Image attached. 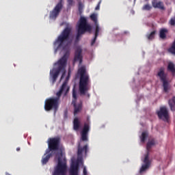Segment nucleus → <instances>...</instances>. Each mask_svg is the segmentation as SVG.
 Returning <instances> with one entry per match:
<instances>
[{
    "instance_id": "f257e3e1",
    "label": "nucleus",
    "mask_w": 175,
    "mask_h": 175,
    "mask_svg": "<svg viewBox=\"0 0 175 175\" xmlns=\"http://www.w3.org/2000/svg\"><path fill=\"white\" fill-rule=\"evenodd\" d=\"M70 87L68 86V82L64 81L59 91L56 93V97H51L47 98L44 103V110L46 111H51V110H54L57 111L58 107H59V99L62 93H64V97L68 95Z\"/></svg>"
},
{
    "instance_id": "f03ea898",
    "label": "nucleus",
    "mask_w": 175,
    "mask_h": 175,
    "mask_svg": "<svg viewBox=\"0 0 175 175\" xmlns=\"http://www.w3.org/2000/svg\"><path fill=\"white\" fill-rule=\"evenodd\" d=\"M78 73L80 76L79 83V91L81 95H86L90 98V94L88 93L91 90V79L90 75L85 70V67L82 66L78 70Z\"/></svg>"
},
{
    "instance_id": "7ed1b4c3",
    "label": "nucleus",
    "mask_w": 175,
    "mask_h": 175,
    "mask_svg": "<svg viewBox=\"0 0 175 175\" xmlns=\"http://www.w3.org/2000/svg\"><path fill=\"white\" fill-rule=\"evenodd\" d=\"M72 32V27H66L62 33L58 36L57 39L54 42L55 46H57L55 53H57V50H62L65 51L66 54L69 53V45L66 44V42L70 39V33Z\"/></svg>"
},
{
    "instance_id": "20e7f679",
    "label": "nucleus",
    "mask_w": 175,
    "mask_h": 175,
    "mask_svg": "<svg viewBox=\"0 0 175 175\" xmlns=\"http://www.w3.org/2000/svg\"><path fill=\"white\" fill-rule=\"evenodd\" d=\"M55 159L57 160V165L54 168L52 175H66L68 165H66V159L64 158L62 153L57 152Z\"/></svg>"
},
{
    "instance_id": "39448f33",
    "label": "nucleus",
    "mask_w": 175,
    "mask_h": 175,
    "mask_svg": "<svg viewBox=\"0 0 175 175\" xmlns=\"http://www.w3.org/2000/svg\"><path fill=\"white\" fill-rule=\"evenodd\" d=\"M67 62H68V57H66V54H65L57 62V65H58L57 68H53L52 71L51 70L50 76L53 80V83L57 81V79H58L59 72L65 70V68L66 67Z\"/></svg>"
},
{
    "instance_id": "423d86ee",
    "label": "nucleus",
    "mask_w": 175,
    "mask_h": 175,
    "mask_svg": "<svg viewBox=\"0 0 175 175\" xmlns=\"http://www.w3.org/2000/svg\"><path fill=\"white\" fill-rule=\"evenodd\" d=\"M85 32L91 33V32H92V26L87 22V18L85 17H81L79 24L78 25L76 42H79V40H80V36H81V35H84Z\"/></svg>"
},
{
    "instance_id": "0eeeda50",
    "label": "nucleus",
    "mask_w": 175,
    "mask_h": 175,
    "mask_svg": "<svg viewBox=\"0 0 175 175\" xmlns=\"http://www.w3.org/2000/svg\"><path fill=\"white\" fill-rule=\"evenodd\" d=\"M59 137L49 138L48 140V149H46V154L49 152L53 153L54 151L59 150Z\"/></svg>"
},
{
    "instance_id": "6e6552de",
    "label": "nucleus",
    "mask_w": 175,
    "mask_h": 175,
    "mask_svg": "<svg viewBox=\"0 0 175 175\" xmlns=\"http://www.w3.org/2000/svg\"><path fill=\"white\" fill-rule=\"evenodd\" d=\"M157 76L163 83L164 92H168L170 87L167 81V74L165 73V68L161 67L159 68Z\"/></svg>"
},
{
    "instance_id": "1a4fd4ad",
    "label": "nucleus",
    "mask_w": 175,
    "mask_h": 175,
    "mask_svg": "<svg viewBox=\"0 0 175 175\" xmlns=\"http://www.w3.org/2000/svg\"><path fill=\"white\" fill-rule=\"evenodd\" d=\"M90 129H91V126L90 121L85 122L83 124V127L81 131V140L82 142H88V133L90 132Z\"/></svg>"
},
{
    "instance_id": "9d476101",
    "label": "nucleus",
    "mask_w": 175,
    "mask_h": 175,
    "mask_svg": "<svg viewBox=\"0 0 175 175\" xmlns=\"http://www.w3.org/2000/svg\"><path fill=\"white\" fill-rule=\"evenodd\" d=\"M157 114L159 120H163V121L169 120V111H167V108H166V107H160L159 111H157Z\"/></svg>"
},
{
    "instance_id": "9b49d317",
    "label": "nucleus",
    "mask_w": 175,
    "mask_h": 175,
    "mask_svg": "<svg viewBox=\"0 0 175 175\" xmlns=\"http://www.w3.org/2000/svg\"><path fill=\"white\" fill-rule=\"evenodd\" d=\"M62 0H61L55 7V8L51 12L50 18L55 20L58 16H59V13H61V10H62Z\"/></svg>"
},
{
    "instance_id": "f8f14e48",
    "label": "nucleus",
    "mask_w": 175,
    "mask_h": 175,
    "mask_svg": "<svg viewBox=\"0 0 175 175\" xmlns=\"http://www.w3.org/2000/svg\"><path fill=\"white\" fill-rule=\"evenodd\" d=\"M83 49L81 46H78L76 47L75 56H74V62H79V65L83 64Z\"/></svg>"
},
{
    "instance_id": "ddd939ff",
    "label": "nucleus",
    "mask_w": 175,
    "mask_h": 175,
    "mask_svg": "<svg viewBox=\"0 0 175 175\" xmlns=\"http://www.w3.org/2000/svg\"><path fill=\"white\" fill-rule=\"evenodd\" d=\"M148 157H149L148 154L145 155V158L144 159V163L145 164H144L142 166L139 170L140 173H143V172H146V170H147V169L150 167V165H151V161H150V159L148 158Z\"/></svg>"
},
{
    "instance_id": "4468645a",
    "label": "nucleus",
    "mask_w": 175,
    "mask_h": 175,
    "mask_svg": "<svg viewBox=\"0 0 175 175\" xmlns=\"http://www.w3.org/2000/svg\"><path fill=\"white\" fill-rule=\"evenodd\" d=\"M83 152H85V155H87V153L88 152V145L86 144L83 147H81V144L79 143L78 145V157H81Z\"/></svg>"
},
{
    "instance_id": "2eb2a0df",
    "label": "nucleus",
    "mask_w": 175,
    "mask_h": 175,
    "mask_svg": "<svg viewBox=\"0 0 175 175\" xmlns=\"http://www.w3.org/2000/svg\"><path fill=\"white\" fill-rule=\"evenodd\" d=\"M152 5L154 9H160V10H165V5L163 2L158 0H152Z\"/></svg>"
},
{
    "instance_id": "dca6fc26",
    "label": "nucleus",
    "mask_w": 175,
    "mask_h": 175,
    "mask_svg": "<svg viewBox=\"0 0 175 175\" xmlns=\"http://www.w3.org/2000/svg\"><path fill=\"white\" fill-rule=\"evenodd\" d=\"M53 157V152H49L47 153V150H46L45 154L42 156L41 162L42 165H46L49 161H50V159Z\"/></svg>"
},
{
    "instance_id": "f3484780",
    "label": "nucleus",
    "mask_w": 175,
    "mask_h": 175,
    "mask_svg": "<svg viewBox=\"0 0 175 175\" xmlns=\"http://www.w3.org/2000/svg\"><path fill=\"white\" fill-rule=\"evenodd\" d=\"M153 146H155V139H151L146 144V150H147L146 155H148V157H150V151L151 148H152Z\"/></svg>"
},
{
    "instance_id": "a211bd4d",
    "label": "nucleus",
    "mask_w": 175,
    "mask_h": 175,
    "mask_svg": "<svg viewBox=\"0 0 175 175\" xmlns=\"http://www.w3.org/2000/svg\"><path fill=\"white\" fill-rule=\"evenodd\" d=\"M90 18L92 21L94 23L95 29L100 30V27H99V23H98V15L96 14H92L90 15Z\"/></svg>"
},
{
    "instance_id": "6ab92c4d",
    "label": "nucleus",
    "mask_w": 175,
    "mask_h": 175,
    "mask_svg": "<svg viewBox=\"0 0 175 175\" xmlns=\"http://www.w3.org/2000/svg\"><path fill=\"white\" fill-rule=\"evenodd\" d=\"M80 128H81V122H80L79 118H75L73 120V129L77 131Z\"/></svg>"
},
{
    "instance_id": "aec40b11",
    "label": "nucleus",
    "mask_w": 175,
    "mask_h": 175,
    "mask_svg": "<svg viewBox=\"0 0 175 175\" xmlns=\"http://www.w3.org/2000/svg\"><path fill=\"white\" fill-rule=\"evenodd\" d=\"M167 70L168 72H170V73H172V76H175V64H174V63L170 62L168 63V65L167 67Z\"/></svg>"
},
{
    "instance_id": "412c9836",
    "label": "nucleus",
    "mask_w": 175,
    "mask_h": 175,
    "mask_svg": "<svg viewBox=\"0 0 175 175\" xmlns=\"http://www.w3.org/2000/svg\"><path fill=\"white\" fill-rule=\"evenodd\" d=\"M167 32H169L167 29H161L159 32V37L161 38V39H166V33H167Z\"/></svg>"
},
{
    "instance_id": "4be33fe9",
    "label": "nucleus",
    "mask_w": 175,
    "mask_h": 175,
    "mask_svg": "<svg viewBox=\"0 0 175 175\" xmlns=\"http://www.w3.org/2000/svg\"><path fill=\"white\" fill-rule=\"evenodd\" d=\"M169 106L172 111H174L175 110V96L172 97V98L170 99L168 101Z\"/></svg>"
},
{
    "instance_id": "5701e85b",
    "label": "nucleus",
    "mask_w": 175,
    "mask_h": 175,
    "mask_svg": "<svg viewBox=\"0 0 175 175\" xmlns=\"http://www.w3.org/2000/svg\"><path fill=\"white\" fill-rule=\"evenodd\" d=\"M72 105H73L74 106V114L75 116H76V114H77V113H79L80 111V110H81V104H79L78 105H76V103H72Z\"/></svg>"
},
{
    "instance_id": "b1692460",
    "label": "nucleus",
    "mask_w": 175,
    "mask_h": 175,
    "mask_svg": "<svg viewBox=\"0 0 175 175\" xmlns=\"http://www.w3.org/2000/svg\"><path fill=\"white\" fill-rule=\"evenodd\" d=\"M99 31L100 30H98V28L97 29H95L94 38L92 40L91 46L95 44L96 39L98 38V36H99Z\"/></svg>"
},
{
    "instance_id": "393cba45",
    "label": "nucleus",
    "mask_w": 175,
    "mask_h": 175,
    "mask_svg": "<svg viewBox=\"0 0 175 175\" xmlns=\"http://www.w3.org/2000/svg\"><path fill=\"white\" fill-rule=\"evenodd\" d=\"M147 137H148V132H147V131L142 132V133L140 136L142 143H144V142H146V139H147Z\"/></svg>"
},
{
    "instance_id": "a878e982",
    "label": "nucleus",
    "mask_w": 175,
    "mask_h": 175,
    "mask_svg": "<svg viewBox=\"0 0 175 175\" xmlns=\"http://www.w3.org/2000/svg\"><path fill=\"white\" fill-rule=\"evenodd\" d=\"M78 2V10L79 14H81L83 13V10L84 9V4L81 2V1L79 0Z\"/></svg>"
},
{
    "instance_id": "bb28decb",
    "label": "nucleus",
    "mask_w": 175,
    "mask_h": 175,
    "mask_svg": "<svg viewBox=\"0 0 175 175\" xmlns=\"http://www.w3.org/2000/svg\"><path fill=\"white\" fill-rule=\"evenodd\" d=\"M72 103H76L77 100V92H76V90L75 89V88L72 90Z\"/></svg>"
},
{
    "instance_id": "cd10ccee",
    "label": "nucleus",
    "mask_w": 175,
    "mask_h": 175,
    "mask_svg": "<svg viewBox=\"0 0 175 175\" xmlns=\"http://www.w3.org/2000/svg\"><path fill=\"white\" fill-rule=\"evenodd\" d=\"M155 33H157V31H152L150 34H148L146 36H147V38L148 40H152V39H154L155 38Z\"/></svg>"
},
{
    "instance_id": "c85d7f7f",
    "label": "nucleus",
    "mask_w": 175,
    "mask_h": 175,
    "mask_svg": "<svg viewBox=\"0 0 175 175\" xmlns=\"http://www.w3.org/2000/svg\"><path fill=\"white\" fill-rule=\"evenodd\" d=\"M151 6H150L148 4H146L143 6L142 10H150Z\"/></svg>"
},
{
    "instance_id": "c756f323",
    "label": "nucleus",
    "mask_w": 175,
    "mask_h": 175,
    "mask_svg": "<svg viewBox=\"0 0 175 175\" xmlns=\"http://www.w3.org/2000/svg\"><path fill=\"white\" fill-rule=\"evenodd\" d=\"M67 3H68V6L69 7L73 6V5H75V1L73 0H67Z\"/></svg>"
},
{
    "instance_id": "7c9ffc66",
    "label": "nucleus",
    "mask_w": 175,
    "mask_h": 175,
    "mask_svg": "<svg viewBox=\"0 0 175 175\" xmlns=\"http://www.w3.org/2000/svg\"><path fill=\"white\" fill-rule=\"evenodd\" d=\"M102 1H99L98 5H96V7L95 8V10H99V9H100V3Z\"/></svg>"
},
{
    "instance_id": "2f4dec72",
    "label": "nucleus",
    "mask_w": 175,
    "mask_h": 175,
    "mask_svg": "<svg viewBox=\"0 0 175 175\" xmlns=\"http://www.w3.org/2000/svg\"><path fill=\"white\" fill-rule=\"evenodd\" d=\"M83 175H88V172H87V168L85 167H83Z\"/></svg>"
},
{
    "instance_id": "473e14b6",
    "label": "nucleus",
    "mask_w": 175,
    "mask_h": 175,
    "mask_svg": "<svg viewBox=\"0 0 175 175\" xmlns=\"http://www.w3.org/2000/svg\"><path fill=\"white\" fill-rule=\"evenodd\" d=\"M64 118L65 119L68 118V110H65V111H64Z\"/></svg>"
},
{
    "instance_id": "72a5a7b5",
    "label": "nucleus",
    "mask_w": 175,
    "mask_h": 175,
    "mask_svg": "<svg viewBox=\"0 0 175 175\" xmlns=\"http://www.w3.org/2000/svg\"><path fill=\"white\" fill-rule=\"evenodd\" d=\"M16 151H20V148H16Z\"/></svg>"
}]
</instances>
